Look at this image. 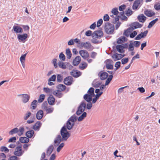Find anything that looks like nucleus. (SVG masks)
<instances>
[{
	"label": "nucleus",
	"mask_w": 160,
	"mask_h": 160,
	"mask_svg": "<svg viewBox=\"0 0 160 160\" xmlns=\"http://www.w3.org/2000/svg\"><path fill=\"white\" fill-rule=\"evenodd\" d=\"M103 36V33L102 30H98L95 31L92 34V42L95 44H98L101 43L102 41L101 38Z\"/></svg>",
	"instance_id": "obj_1"
},
{
	"label": "nucleus",
	"mask_w": 160,
	"mask_h": 160,
	"mask_svg": "<svg viewBox=\"0 0 160 160\" xmlns=\"http://www.w3.org/2000/svg\"><path fill=\"white\" fill-rule=\"evenodd\" d=\"M24 130V128L22 127H20L19 129L16 128L10 131L9 134L11 135H13V134L17 133L19 136H20L23 134Z\"/></svg>",
	"instance_id": "obj_2"
},
{
	"label": "nucleus",
	"mask_w": 160,
	"mask_h": 160,
	"mask_svg": "<svg viewBox=\"0 0 160 160\" xmlns=\"http://www.w3.org/2000/svg\"><path fill=\"white\" fill-rule=\"evenodd\" d=\"M60 133L62 138V141H66L70 136V133L67 131L65 126L62 128L60 130Z\"/></svg>",
	"instance_id": "obj_3"
},
{
	"label": "nucleus",
	"mask_w": 160,
	"mask_h": 160,
	"mask_svg": "<svg viewBox=\"0 0 160 160\" xmlns=\"http://www.w3.org/2000/svg\"><path fill=\"white\" fill-rule=\"evenodd\" d=\"M104 28L105 31L107 34H112L114 30V25L107 22L106 23Z\"/></svg>",
	"instance_id": "obj_4"
},
{
	"label": "nucleus",
	"mask_w": 160,
	"mask_h": 160,
	"mask_svg": "<svg viewBox=\"0 0 160 160\" xmlns=\"http://www.w3.org/2000/svg\"><path fill=\"white\" fill-rule=\"evenodd\" d=\"M24 152V151L22 149V145H20L16 148L13 154L17 157H20L23 154Z\"/></svg>",
	"instance_id": "obj_5"
},
{
	"label": "nucleus",
	"mask_w": 160,
	"mask_h": 160,
	"mask_svg": "<svg viewBox=\"0 0 160 160\" xmlns=\"http://www.w3.org/2000/svg\"><path fill=\"white\" fill-rule=\"evenodd\" d=\"M86 107V103L84 102H82L78 108L76 114L78 115L81 114L84 111Z\"/></svg>",
	"instance_id": "obj_6"
},
{
	"label": "nucleus",
	"mask_w": 160,
	"mask_h": 160,
	"mask_svg": "<svg viewBox=\"0 0 160 160\" xmlns=\"http://www.w3.org/2000/svg\"><path fill=\"white\" fill-rule=\"evenodd\" d=\"M18 96L21 98L22 101L24 103L28 102L30 98V96L26 94H19L18 95Z\"/></svg>",
	"instance_id": "obj_7"
},
{
	"label": "nucleus",
	"mask_w": 160,
	"mask_h": 160,
	"mask_svg": "<svg viewBox=\"0 0 160 160\" xmlns=\"http://www.w3.org/2000/svg\"><path fill=\"white\" fill-rule=\"evenodd\" d=\"M113 78V76L112 75H110L109 76L108 78L107 79L105 82V85H101L100 87V90H103L105 88L106 85H108L112 80Z\"/></svg>",
	"instance_id": "obj_8"
},
{
	"label": "nucleus",
	"mask_w": 160,
	"mask_h": 160,
	"mask_svg": "<svg viewBox=\"0 0 160 160\" xmlns=\"http://www.w3.org/2000/svg\"><path fill=\"white\" fill-rule=\"evenodd\" d=\"M80 56L84 59H87L89 56L88 52L85 50H81L79 51Z\"/></svg>",
	"instance_id": "obj_9"
},
{
	"label": "nucleus",
	"mask_w": 160,
	"mask_h": 160,
	"mask_svg": "<svg viewBox=\"0 0 160 160\" xmlns=\"http://www.w3.org/2000/svg\"><path fill=\"white\" fill-rule=\"evenodd\" d=\"M73 78L71 76H68L64 79V83L67 85H70L73 82Z\"/></svg>",
	"instance_id": "obj_10"
},
{
	"label": "nucleus",
	"mask_w": 160,
	"mask_h": 160,
	"mask_svg": "<svg viewBox=\"0 0 160 160\" xmlns=\"http://www.w3.org/2000/svg\"><path fill=\"white\" fill-rule=\"evenodd\" d=\"M98 75L100 79L102 80H104L107 78L108 76V73L106 72H104L102 71H101L100 72Z\"/></svg>",
	"instance_id": "obj_11"
},
{
	"label": "nucleus",
	"mask_w": 160,
	"mask_h": 160,
	"mask_svg": "<svg viewBox=\"0 0 160 160\" xmlns=\"http://www.w3.org/2000/svg\"><path fill=\"white\" fill-rule=\"evenodd\" d=\"M28 34L25 33L23 34H18V38L19 41H21L22 42H24L25 40L28 38Z\"/></svg>",
	"instance_id": "obj_12"
},
{
	"label": "nucleus",
	"mask_w": 160,
	"mask_h": 160,
	"mask_svg": "<svg viewBox=\"0 0 160 160\" xmlns=\"http://www.w3.org/2000/svg\"><path fill=\"white\" fill-rule=\"evenodd\" d=\"M143 0H136L132 6V8L133 10L137 9L138 7L140 6L141 3L142 2Z\"/></svg>",
	"instance_id": "obj_13"
},
{
	"label": "nucleus",
	"mask_w": 160,
	"mask_h": 160,
	"mask_svg": "<svg viewBox=\"0 0 160 160\" xmlns=\"http://www.w3.org/2000/svg\"><path fill=\"white\" fill-rule=\"evenodd\" d=\"M144 14L149 17H151L154 16L155 13L153 11L151 10H147L144 11Z\"/></svg>",
	"instance_id": "obj_14"
},
{
	"label": "nucleus",
	"mask_w": 160,
	"mask_h": 160,
	"mask_svg": "<svg viewBox=\"0 0 160 160\" xmlns=\"http://www.w3.org/2000/svg\"><path fill=\"white\" fill-rule=\"evenodd\" d=\"M142 26V25L140 24L138 22H136L132 24L130 28L132 30H133L136 28H141Z\"/></svg>",
	"instance_id": "obj_15"
},
{
	"label": "nucleus",
	"mask_w": 160,
	"mask_h": 160,
	"mask_svg": "<svg viewBox=\"0 0 160 160\" xmlns=\"http://www.w3.org/2000/svg\"><path fill=\"white\" fill-rule=\"evenodd\" d=\"M62 140V138L60 135H58L54 141V145L55 146H58Z\"/></svg>",
	"instance_id": "obj_16"
},
{
	"label": "nucleus",
	"mask_w": 160,
	"mask_h": 160,
	"mask_svg": "<svg viewBox=\"0 0 160 160\" xmlns=\"http://www.w3.org/2000/svg\"><path fill=\"white\" fill-rule=\"evenodd\" d=\"M124 56V55H122L121 54L115 53L113 54L112 57L115 61L120 59Z\"/></svg>",
	"instance_id": "obj_17"
},
{
	"label": "nucleus",
	"mask_w": 160,
	"mask_h": 160,
	"mask_svg": "<svg viewBox=\"0 0 160 160\" xmlns=\"http://www.w3.org/2000/svg\"><path fill=\"white\" fill-rule=\"evenodd\" d=\"M13 30L16 33H22L23 32L22 28L18 26H14L13 27Z\"/></svg>",
	"instance_id": "obj_18"
},
{
	"label": "nucleus",
	"mask_w": 160,
	"mask_h": 160,
	"mask_svg": "<svg viewBox=\"0 0 160 160\" xmlns=\"http://www.w3.org/2000/svg\"><path fill=\"white\" fill-rule=\"evenodd\" d=\"M112 62V61L110 59H108L107 60V63L106 64V67L107 69H112L113 68V65L111 64Z\"/></svg>",
	"instance_id": "obj_19"
},
{
	"label": "nucleus",
	"mask_w": 160,
	"mask_h": 160,
	"mask_svg": "<svg viewBox=\"0 0 160 160\" xmlns=\"http://www.w3.org/2000/svg\"><path fill=\"white\" fill-rule=\"evenodd\" d=\"M81 60V58L80 56H78L75 57L73 60V64L74 66L78 65L80 63Z\"/></svg>",
	"instance_id": "obj_20"
},
{
	"label": "nucleus",
	"mask_w": 160,
	"mask_h": 160,
	"mask_svg": "<svg viewBox=\"0 0 160 160\" xmlns=\"http://www.w3.org/2000/svg\"><path fill=\"white\" fill-rule=\"evenodd\" d=\"M53 94L58 98H61L63 96V94L59 90H55L52 92Z\"/></svg>",
	"instance_id": "obj_21"
},
{
	"label": "nucleus",
	"mask_w": 160,
	"mask_h": 160,
	"mask_svg": "<svg viewBox=\"0 0 160 160\" xmlns=\"http://www.w3.org/2000/svg\"><path fill=\"white\" fill-rule=\"evenodd\" d=\"M55 99L54 97L52 95H50L48 98V103L51 105H53L54 104Z\"/></svg>",
	"instance_id": "obj_22"
},
{
	"label": "nucleus",
	"mask_w": 160,
	"mask_h": 160,
	"mask_svg": "<svg viewBox=\"0 0 160 160\" xmlns=\"http://www.w3.org/2000/svg\"><path fill=\"white\" fill-rule=\"evenodd\" d=\"M43 115V112L42 110H39L36 114L37 118L38 120H40L42 118Z\"/></svg>",
	"instance_id": "obj_23"
},
{
	"label": "nucleus",
	"mask_w": 160,
	"mask_h": 160,
	"mask_svg": "<svg viewBox=\"0 0 160 160\" xmlns=\"http://www.w3.org/2000/svg\"><path fill=\"white\" fill-rule=\"evenodd\" d=\"M138 18L140 22L143 23L146 21V17L144 15L141 14L138 16Z\"/></svg>",
	"instance_id": "obj_24"
},
{
	"label": "nucleus",
	"mask_w": 160,
	"mask_h": 160,
	"mask_svg": "<svg viewBox=\"0 0 160 160\" xmlns=\"http://www.w3.org/2000/svg\"><path fill=\"white\" fill-rule=\"evenodd\" d=\"M92 96L88 94H85L83 97V98L88 102H91L92 100Z\"/></svg>",
	"instance_id": "obj_25"
},
{
	"label": "nucleus",
	"mask_w": 160,
	"mask_h": 160,
	"mask_svg": "<svg viewBox=\"0 0 160 160\" xmlns=\"http://www.w3.org/2000/svg\"><path fill=\"white\" fill-rule=\"evenodd\" d=\"M41 124L40 121L37 122L33 127V129L35 130H39L41 127Z\"/></svg>",
	"instance_id": "obj_26"
},
{
	"label": "nucleus",
	"mask_w": 160,
	"mask_h": 160,
	"mask_svg": "<svg viewBox=\"0 0 160 160\" xmlns=\"http://www.w3.org/2000/svg\"><path fill=\"white\" fill-rule=\"evenodd\" d=\"M29 139L26 137H21L19 138V141L22 143H27L29 142Z\"/></svg>",
	"instance_id": "obj_27"
},
{
	"label": "nucleus",
	"mask_w": 160,
	"mask_h": 160,
	"mask_svg": "<svg viewBox=\"0 0 160 160\" xmlns=\"http://www.w3.org/2000/svg\"><path fill=\"white\" fill-rule=\"evenodd\" d=\"M117 50L120 53H122L124 52L123 47L121 45H118L116 46Z\"/></svg>",
	"instance_id": "obj_28"
},
{
	"label": "nucleus",
	"mask_w": 160,
	"mask_h": 160,
	"mask_svg": "<svg viewBox=\"0 0 160 160\" xmlns=\"http://www.w3.org/2000/svg\"><path fill=\"white\" fill-rule=\"evenodd\" d=\"M34 133V131L33 130H29L26 132V135L28 138H31Z\"/></svg>",
	"instance_id": "obj_29"
},
{
	"label": "nucleus",
	"mask_w": 160,
	"mask_h": 160,
	"mask_svg": "<svg viewBox=\"0 0 160 160\" xmlns=\"http://www.w3.org/2000/svg\"><path fill=\"white\" fill-rule=\"evenodd\" d=\"M158 18H156L154 20H153L149 23L148 25V28H151L158 21Z\"/></svg>",
	"instance_id": "obj_30"
},
{
	"label": "nucleus",
	"mask_w": 160,
	"mask_h": 160,
	"mask_svg": "<svg viewBox=\"0 0 160 160\" xmlns=\"http://www.w3.org/2000/svg\"><path fill=\"white\" fill-rule=\"evenodd\" d=\"M71 74L74 77H78L80 76V72L76 70H73L70 72Z\"/></svg>",
	"instance_id": "obj_31"
},
{
	"label": "nucleus",
	"mask_w": 160,
	"mask_h": 160,
	"mask_svg": "<svg viewBox=\"0 0 160 160\" xmlns=\"http://www.w3.org/2000/svg\"><path fill=\"white\" fill-rule=\"evenodd\" d=\"M74 124H73L72 122L69 121V120L67 122V128L68 130L71 129L74 126Z\"/></svg>",
	"instance_id": "obj_32"
},
{
	"label": "nucleus",
	"mask_w": 160,
	"mask_h": 160,
	"mask_svg": "<svg viewBox=\"0 0 160 160\" xmlns=\"http://www.w3.org/2000/svg\"><path fill=\"white\" fill-rule=\"evenodd\" d=\"M53 149L52 145H50L48 148L47 151V155L49 156L52 152Z\"/></svg>",
	"instance_id": "obj_33"
},
{
	"label": "nucleus",
	"mask_w": 160,
	"mask_h": 160,
	"mask_svg": "<svg viewBox=\"0 0 160 160\" xmlns=\"http://www.w3.org/2000/svg\"><path fill=\"white\" fill-rule=\"evenodd\" d=\"M66 54L67 56V58L68 59H70L71 58L72 54L69 48H67L66 49Z\"/></svg>",
	"instance_id": "obj_34"
},
{
	"label": "nucleus",
	"mask_w": 160,
	"mask_h": 160,
	"mask_svg": "<svg viewBox=\"0 0 160 160\" xmlns=\"http://www.w3.org/2000/svg\"><path fill=\"white\" fill-rule=\"evenodd\" d=\"M87 113L85 112H83L82 114L78 118V121L80 122L82 121L86 117Z\"/></svg>",
	"instance_id": "obj_35"
},
{
	"label": "nucleus",
	"mask_w": 160,
	"mask_h": 160,
	"mask_svg": "<svg viewBox=\"0 0 160 160\" xmlns=\"http://www.w3.org/2000/svg\"><path fill=\"white\" fill-rule=\"evenodd\" d=\"M94 91V88H90L88 91V94L92 97H94L95 95Z\"/></svg>",
	"instance_id": "obj_36"
},
{
	"label": "nucleus",
	"mask_w": 160,
	"mask_h": 160,
	"mask_svg": "<svg viewBox=\"0 0 160 160\" xmlns=\"http://www.w3.org/2000/svg\"><path fill=\"white\" fill-rule=\"evenodd\" d=\"M100 81L93 82L92 83V86L95 88L99 87L101 84Z\"/></svg>",
	"instance_id": "obj_37"
},
{
	"label": "nucleus",
	"mask_w": 160,
	"mask_h": 160,
	"mask_svg": "<svg viewBox=\"0 0 160 160\" xmlns=\"http://www.w3.org/2000/svg\"><path fill=\"white\" fill-rule=\"evenodd\" d=\"M37 101L36 100H33L31 104V109L34 110L37 107Z\"/></svg>",
	"instance_id": "obj_38"
},
{
	"label": "nucleus",
	"mask_w": 160,
	"mask_h": 160,
	"mask_svg": "<svg viewBox=\"0 0 160 160\" xmlns=\"http://www.w3.org/2000/svg\"><path fill=\"white\" fill-rule=\"evenodd\" d=\"M57 88L59 91H64L65 90L66 86L64 85L60 84L57 86Z\"/></svg>",
	"instance_id": "obj_39"
},
{
	"label": "nucleus",
	"mask_w": 160,
	"mask_h": 160,
	"mask_svg": "<svg viewBox=\"0 0 160 160\" xmlns=\"http://www.w3.org/2000/svg\"><path fill=\"white\" fill-rule=\"evenodd\" d=\"M125 38H126L124 36L120 37L117 41V43L119 44L123 43L125 41Z\"/></svg>",
	"instance_id": "obj_40"
},
{
	"label": "nucleus",
	"mask_w": 160,
	"mask_h": 160,
	"mask_svg": "<svg viewBox=\"0 0 160 160\" xmlns=\"http://www.w3.org/2000/svg\"><path fill=\"white\" fill-rule=\"evenodd\" d=\"M87 66V64L85 62L81 63L79 66V68L82 70L84 69Z\"/></svg>",
	"instance_id": "obj_41"
},
{
	"label": "nucleus",
	"mask_w": 160,
	"mask_h": 160,
	"mask_svg": "<svg viewBox=\"0 0 160 160\" xmlns=\"http://www.w3.org/2000/svg\"><path fill=\"white\" fill-rule=\"evenodd\" d=\"M91 45L90 43L88 42H84L83 48L86 49H89L91 47Z\"/></svg>",
	"instance_id": "obj_42"
},
{
	"label": "nucleus",
	"mask_w": 160,
	"mask_h": 160,
	"mask_svg": "<svg viewBox=\"0 0 160 160\" xmlns=\"http://www.w3.org/2000/svg\"><path fill=\"white\" fill-rule=\"evenodd\" d=\"M77 119V117L75 115H73L68 120L70 122H72L73 124H74V122L76 121Z\"/></svg>",
	"instance_id": "obj_43"
},
{
	"label": "nucleus",
	"mask_w": 160,
	"mask_h": 160,
	"mask_svg": "<svg viewBox=\"0 0 160 160\" xmlns=\"http://www.w3.org/2000/svg\"><path fill=\"white\" fill-rule=\"evenodd\" d=\"M58 66L60 68L63 69H65L66 68V66L64 63L61 61H59L58 62Z\"/></svg>",
	"instance_id": "obj_44"
},
{
	"label": "nucleus",
	"mask_w": 160,
	"mask_h": 160,
	"mask_svg": "<svg viewBox=\"0 0 160 160\" xmlns=\"http://www.w3.org/2000/svg\"><path fill=\"white\" fill-rule=\"evenodd\" d=\"M45 98V95L43 94L40 95L39 98L38 99V101L39 103H41L44 100Z\"/></svg>",
	"instance_id": "obj_45"
},
{
	"label": "nucleus",
	"mask_w": 160,
	"mask_h": 160,
	"mask_svg": "<svg viewBox=\"0 0 160 160\" xmlns=\"http://www.w3.org/2000/svg\"><path fill=\"white\" fill-rule=\"evenodd\" d=\"M112 13L114 15H115L116 16H117V15L118 14L119 12L118 11V9L117 8H113L112 9L111 11Z\"/></svg>",
	"instance_id": "obj_46"
},
{
	"label": "nucleus",
	"mask_w": 160,
	"mask_h": 160,
	"mask_svg": "<svg viewBox=\"0 0 160 160\" xmlns=\"http://www.w3.org/2000/svg\"><path fill=\"white\" fill-rule=\"evenodd\" d=\"M57 81L58 82H61L63 80L62 76L61 74H58L57 75Z\"/></svg>",
	"instance_id": "obj_47"
},
{
	"label": "nucleus",
	"mask_w": 160,
	"mask_h": 160,
	"mask_svg": "<svg viewBox=\"0 0 160 160\" xmlns=\"http://www.w3.org/2000/svg\"><path fill=\"white\" fill-rule=\"evenodd\" d=\"M31 113L30 112H27L25 114L24 117V120H27L31 115Z\"/></svg>",
	"instance_id": "obj_48"
},
{
	"label": "nucleus",
	"mask_w": 160,
	"mask_h": 160,
	"mask_svg": "<svg viewBox=\"0 0 160 160\" xmlns=\"http://www.w3.org/2000/svg\"><path fill=\"white\" fill-rule=\"evenodd\" d=\"M0 150L1 152H9L8 149L6 147L4 146L1 147Z\"/></svg>",
	"instance_id": "obj_49"
},
{
	"label": "nucleus",
	"mask_w": 160,
	"mask_h": 160,
	"mask_svg": "<svg viewBox=\"0 0 160 160\" xmlns=\"http://www.w3.org/2000/svg\"><path fill=\"white\" fill-rule=\"evenodd\" d=\"M56 78V75H53L49 78L48 79V82H54L55 81Z\"/></svg>",
	"instance_id": "obj_50"
},
{
	"label": "nucleus",
	"mask_w": 160,
	"mask_h": 160,
	"mask_svg": "<svg viewBox=\"0 0 160 160\" xmlns=\"http://www.w3.org/2000/svg\"><path fill=\"white\" fill-rule=\"evenodd\" d=\"M54 108L52 107H48L45 110L46 111L47 113H51L53 111Z\"/></svg>",
	"instance_id": "obj_51"
},
{
	"label": "nucleus",
	"mask_w": 160,
	"mask_h": 160,
	"mask_svg": "<svg viewBox=\"0 0 160 160\" xmlns=\"http://www.w3.org/2000/svg\"><path fill=\"white\" fill-rule=\"evenodd\" d=\"M48 104L47 102H44L42 104V108L44 110H45L48 107H47V105Z\"/></svg>",
	"instance_id": "obj_52"
},
{
	"label": "nucleus",
	"mask_w": 160,
	"mask_h": 160,
	"mask_svg": "<svg viewBox=\"0 0 160 160\" xmlns=\"http://www.w3.org/2000/svg\"><path fill=\"white\" fill-rule=\"evenodd\" d=\"M59 58L62 61H64L65 60V57L62 52H61L59 55Z\"/></svg>",
	"instance_id": "obj_53"
},
{
	"label": "nucleus",
	"mask_w": 160,
	"mask_h": 160,
	"mask_svg": "<svg viewBox=\"0 0 160 160\" xmlns=\"http://www.w3.org/2000/svg\"><path fill=\"white\" fill-rule=\"evenodd\" d=\"M154 8L156 10H160V3H158L155 4L154 6Z\"/></svg>",
	"instance_id": "obj_54"
},
{
	"label": "nucleus",
	"mask_w": 160,
	"mask_h": 160,
	"mask_svg": "<svg viewBox=\"0 0 160 160\" xmlns=\"http://www.w3.org/2000/svg\"><path fill=\"white\" fill-rule=\"evenodd\" d=\"M27 53H26L22 55L20 58V60L21 62H25V57Z\"/></svg>",
	"instance_id": "obj_55"
},
{
	"label": "nucleus",
	"mask_w": 160,
	"mask_h": 160,
	"mask_svg": "<svg viewBox=\"0 0 160 160\" xmlns=\"http://www.w3.org/2000/svg\"><path fill=\"white\" fill-rule=\"evenodd\" d=\"M64 144L63 143H62L58 147L57 151V152H59L61 150L62 148L64 146Z\"/></svg>",
	"instance_id": "obj_56"
},
{
	"label": "nucleus",
	"mask_w": 160,
	"mask_h": 160,
	"mask_svg": "<svg viewBox=\"0 0 160 160\" xmlns=\"http://www.w3.org/2000/svg\"><path fill=\"white\" fill-rule=\"evenodd\" d=\"M8 160H20V158L15 155L10 157L9 158Z\"/></svg>",
	"instance_id": "obj_57"
},
{
	"label": "nucleus",
	"mask_w": 160,
	"mask_h": 160,
	"mask_svg": "<svg viewBox=\"0 0 160 160\" xmlns=\"http://www.w3.org/2000/svg\"><path fill=\"white\" fill-rule=\"evenodd\" d=\"M131 29V28H129L127 29L126 30H125L124 31V35L127 37H128V36L130 35V30Z\"/></svg>",
	"instance_id": "obj_58"
},
{
	"label": "nucleus",
	"mask_w": 160,
	"mask_h": 160,
	"mask_svg": "<svg viewBox=\"0 0 160 160\" xmlns=\"http://www.w3.org/2000/svg\"><path fill=\"white\" fill-rule=\"evenodd\" d=\"M134 47L133 45V44L132 43H130V44L129 45L128 47V51H133L134 50Z\"/></svg>",
	"instance_id": "obj_59"
},
{
	"label": "nucleus",
	"mask_w": 160,
	"mask_h": 160,
	"mask_svg": "<svg viewBox=\"0 0 160 160\" xmlns=\"http://www.w3.org/2000/svg\"><path fill=\"white\" fill-rule=\"evenodd\" d=\"M132 11L131 10L128 9L126 11V15L128 16H129L132 14Z\"/></svg>",
	"instance_id": "obj_60"
},
{
	"label": "nucleus",
	"mask_w": 160,
	"mask_h": 160,
	"mask_svg": "<svg viewBox=\"0 0 160 160\" xmlns=\"http://www.w3.org/2000/svg\"><path fill=\"white\" fill-rule=\"evenodd\" d=\"M128 61V58H124L122 59L121 60L122 63L123 64H124L126 63H127Z\"/></svg>",
	"instance_id": "obj_61"
},
{
	"label": "nucleus",
	"mask_w": 160,
	"mask_h": 160,
	"mask_svg": "<svg viewBox=\"0 0 160 160\" xmlns=\"http://www.w3.org/2000/svg\"><path fill=\"white\" fill-rule=\"evenodd\" d=\"M103 21L102 19H99L97 22V26L98 27H99L102 23Z\"/></svg>",
	"instance_id": "obj_62"
},
{
	"label": "nucleus",
	"mask_w": 160,
	"mask_h": 160,
	"mask_svg": "<svg viewBox=\"0 0 160 160\" xmlns=\"http://www.w3.org/2000/svg\"><path fill=\"white\" fill-rule=\"evenodd\" d=\"M126 7V6L125 5H122L119 7V10L120 11H123L125 9Z\"/></svg>",
	"instance_id": "obj_63"
},
{
	"label": "nucleus",
	"mask_w": 160,
	"mask_h": 160,
	"mask_svg": "<svg viewBox=\"0 0 160 160\" xmlns=\"http://www.w3.org/2000/svg\"><path fill=\"white\" fill-rule=\"evenodd\" d=\"M16 140V138L15 137H13L10 138L8 142H15Z\"/></svg>",
	"instance_id": "obj_64"
}]
</instances>
